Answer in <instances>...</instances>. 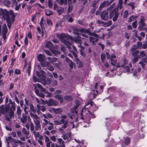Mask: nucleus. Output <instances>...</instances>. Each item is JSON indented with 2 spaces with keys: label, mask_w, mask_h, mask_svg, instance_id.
Here are the masks:
<instances>
[{
  "label": "nucleus",
  "mask_w": 147,
  "mask_h": 147,
  "mask_svg": "<svg viewBox=\"0 0 147 147\" xmlns=\"http://www.w3.org/2000/svg\"><path fill=\"white\" fill-rule=\"evenodd\" d=\"M9 102L10 104L11 105L9 111V106H6L4 107L3 105H2L0 107V116H1V114H2L4 115L5 119L8 121H9L10 119L14 116L13 111L16 110L15 102H13L10 99L9 100Z\"/></svg>",
  "instance_id": "nucleus-1"
},
{
  "label": "nucleus",
  "mask_w": 147,
  "mask_h": 147,
  "mask_svg": "<svg viewBox=\"0 0 147 147\" xmlns=\"http://www.w3.org/2000/svg\"><path fill=\"white\" fill-rule=\"evenodd\" d=\"M57 37L60 39L61 42L63 43L67 46L69 49H71L70 46L72 45V43L69 42L68 40L66 39H72V38L68 34H66L64 33H62L61 34L57 33L56 34Z\"/></svg>",
  "instance_id": "nucleus-2"
},
{
  "label": "nucleus",
  "mask_w": 147,
  "mask_h": 147,
  "mask_svg": "<svg viewBox=\"0 0 147 147\" xmlns=\"http://www.w3.org/2000/svg\"><path fill=\"white\" fill-rule=\"evenodd\" d=\"M1 16H3L5 20H6L8 27L10 28L11 26V18L14 16L13 12L12 10L8 11L6 9L3 10L2 9H1Z\"/></svg>",
  "instance_id": "nucleus-3"
},
{
  "label": "nucleus",
  "mask_w": 147,
  "mask_h": 147,
  "mask_svg": "<svg viewBox=\"0 0 147 147\" xmlns=\"http://www.w3.org/2000/svg\"><path fill=\"white\" fill-rule=\"evenodd\" d=\"M31 117L33 119V121L35 125V129L36 131H38L41 129V125L39 120L40 118L36 114L30 113Z\"/></svg>",
  "instance_id": "nucleus-4"
},
{
  "label": "nucleus",
  "mask_w": 147,
  "mask_h": 147,
  "mask_svg": "<svg viewBox=\"0 0 147 147\" xmlns=\"http://www.w3.org/2000/svg\"><path fill=\"white\" fill-rule=\"evenodd\" d=\"M119 15L117 9L115 8L109 11V18L111 19L113 16V21H115L118 18Z\"/></svg>",
  "instance_id": "nucleus-5"
},
{
  "label": "nucleus",
  "mask_w": 147,
  "mask_h": 147,
  "mask_svg": "<svg viewBox=\"0 0 147 147\" xmlns=\"http://www.w3.org/2000/svg\"><path fill=\"white\" fill-rule=\"evenodd\" d=\"M88 33L90 35L92 36L89 37L90 41L91 42L94 44L95 42H96L98 41L99 36L98 35L94 33L90 32V31Z\"/></svg>",
  "instance_id": "nucleus-6"
},
{
  "label": "nucleus",
  "mask_w": 147,
  "mask_h": 147,
  "mask_svg": "<svg viewBox=\"0 0 147 147\" xmlns=\"http://www.w3.org/2000/svg\"><path fill=\"white\" fill-rule=\"evenodd\" d=\"M72 30L74 31L73 33L76 35L79 34L80 32L87 33L89 32V29H85L80 28L78 29L76 27L73 28Z\"/></svg>",
  "instance_id": "nucleus-7"
},
{
  "label": "nucleus",
  "mask_w": 147,
  "mask_h": 147,
  "mask_svg": "<svg viewBox=\"0 0 147 147\" xmlns=\"http://www.w3.org/2000/svg\"><path fill=\"white\" fill-rule=\"evenodd\" d=\"M67 116L66 115H62L61 117V119L60 121L61 124H63L62 126V127L65 129L68 126V121L67 120H65Z\"/></svg>",
  "instance_id": "nucleus-8"
},
{
  "label": "nucleus",
  "mask_w": 147,
  "mask_h": 147,
  "mask_svg": "<svg viewBox=\"0 0 147 147\" xmlns=\"http://www.w3.org/2000/svg\"><path fill=\"white\" fill-rule=\"evenodd\" d=\"M116 57V56L114 54L111 55V63L112 65L116 66L117 67H119L120 65L119 63H117V61L115 59Z\"/></svg>",
  "instance_id": "nucleus-9"
},
{
  "label": "nucleus",
  "mask_w": 147,
  "mask_h": 147,
  "mask_svg": "<svg viewBox=\"0 0 147 147\" xmlns=\"http://www.w3.org/2000/svg\"><path fill=\"white\" fill-rule=\"evenodd\" d=\"M45 103L49 106H56L57 105L58 102L52 99H50L48 100L45 101Z\"/></svg>",
  "instance_id": "nucleus-10"
},
{
  "label": "nucleus",
  "mask_w": 147,
  "mask_h": 147,
  "mask_svg": "<svg viewBox=\"0 0 147 147\" xmlns=\"http://www.w3.org/2000/svg\"><path fill=\"white\" fill-rule=\"evenodd\" d=\"M100 16L102 20H107L109 17L108 11L107 10L103 11L101 13Z\"/></svg>",
  "instance_id": "nucleus-11"
},
{
  "label": "nucleus",
  "mask_w": 147,
  "mask_h": 147,
  "mask_svg": "<svg viewBox=\"0 0 147 147\" xmlns=\"http://www.w3.org/2000/svg\"><path fill=\"white\" fill-rule=\"evenodd\" d=\"M98 24H101L103 26L106 27L110 26L111 24L112 21L111 20H109L107 22H104L100 20H98L97 22Z\"/></svg>",
  "instance_id": "nucleus-12"
},
{
  "label": "nucleus",
  "mask_w": 147,
  "mask_h": 147,
  "mask_svg": "<svg viewBox=\"0 0 147 147\" xmlns=\"http://www.w3.org/2000/svg\"><path fill=\"white\" fill-rule=\"evenodd\" d=\"M63 139L66 141L69 142L71 140V134L70 133H67L66 134H63Z\"/></svg>",
  "instance_id": "nucleus-13"
},
{
  "label": "nucleus",
  "mask_w": 147,
  "mask_h": 147,
  "mask_svg": "<svg viewBox=\"0 0 147 147\" xmlns=\"http://www.w3.org/2000/svg\"><path fill=\"white\" fill-rule=\"evenodd\" d=\"M70 40H73L75 42L77 43H81V38L80 36H78L77 37L72 38V39H69Z\"/></svg>",
  "instance_id": "nucleus-14"
},
{
  "label": "nucleus",
  "mask_w": 147,
  "mask_h": 147,
  "mask_svg": "<svg viewBox=\"0 0 147 147\" xmlns=\"http://www.w3.org/2000/svg\"><path fill=\"white\" fill-rule=\"evenodd\" d=\"M38 60V61L42 62L46 59L45 56L42 54H38L37 56Z\"/></svg>",
  "instance_id": "nucleus-15"
},
{
  "label": "nucleus",
  "mask_w": 147,
  "mask_h": 147,
  "mask_svg": "<svg viewBox=\"0 0 147 147\" xmlns=\"http://www.w3.org/2000/svg\"><path fill=\"white\" fill-rule=\"evenodd\" d=\"M110 5V3L108 1H105L103 2L102 3H101L100 5L99 9L100 10L103 7H105L107 6H108Z\"/></svg>",
  "instance_id": "nucleus-16"
},
{
  "label": "nucleus",
  "mask_w": 147,
  "mask_h": 147,
  "mask_svg": "<svg viewBox=\"0 0 147 147\" xmlns=\"http://www.w3.org/2000/svg\"><path fill=\"white\" fill-rule=\"evenodd\" d=\"M36 74L37 76L39 78H45V72L43 70H41L40 72L38 71H36Z\"/></svg>",
  "instance_id": "nucleus-17"
},
{
  "label": "nucleus",
  "mask_w": 147,
  "mask_h": 147,
  "mask_svg": "<svg viewBox=\"0 0 147 147\" xmlns=\"http://www.w3.org/2000/svg\"><path fill=\"white\" fill-rule=\"evenodd\" d=\"M58 3L60 4H62L63 3L66 4H70L71 0H58Z\"/></svg>",
  "instance_id": "nucleus-18"
},
{
  "label": "nucleus",
  "mask_w": 147,
  "mask_h": 147,
  "mask_svg": "<svg viewBox=\"0 0 147 147\" xmlns=\"http://www.w3.org/2000/svg\"><path fill=\"white\" fill-rule=\"evenodd\" d=\"M52 109L54 111V112L57 114L60 113L63 111V110L61 108L55 109L52 108Z\"/></svg>",
  "instance_id": "nucleus-19"
},
{
  "label": "nucleus",
  "mask_w": 147,
  "mask_h": 147,
  "mask_svg": "<svg viewBox=\"0 0 147 147\" xmlns=\"http://www.w3.org/2000/svg\"><path fill=\"white\" fill-rule=\"evenodd\" d=\"M75 61L76 62L77 66L78 67H82L83 63L78 58L75 59Z\"/></svg>",
  "instance_id": "nucleus-20"
},
{
  "label": "nucleus",
  "mask_w": 147,
  "mask_h": 147,
  "mask_svg": "<svg viewBox=\"0 0 147 147\" xmlns=\"http://www.w3.org/2000/svg\"><path fill=\"white\" fill-rule=\"evenodd\" d=\"M42 116L44 118L46 119H48L49 118H53V116L50 113H47L46 114H42Z\"/></svg>",
  "instance_id": "nucleus-21"
},
{
  "label": "nucleus",
  "mask_w": 147,
  "mask_h": 147,
  "mask_svg": "<svg viewBox=\"0 0 147 147\" xmlns=\"http://www.w3.org/2000/svg\"><path fill=\"white\" fill-rule=\"evenodd\" d=\"M37 107L38 110H41L42 112H44L46 110V109L44 106H40L39 105H37Z\"/></svg>",
  "instance_id": "nucleus-22"
},
{
  "label": "nucleus",
  "mask_w": 147,
  "mask_h": 147,
  "mask_svg": "<svg viewBox=\"0 0 147 147\" xmlns=\"http://www.w3.org/2000/svg\"><path fill=\"white\" fill-rule=\"evenodd\" d=\"M43 121L44 122L42 123V127L44 128L47 125L49 124V121L45 118L43 119Z\"/></svg>",
  "instance_id": "nucleus-23"
},
{
  "label": "nucleus",
  "mask_w": 147,
  "mask_h": 147,
  "mask_svg": "<svg viewBox=\"0 0 147 147\" xmlns=\"http://www.w3.org/2000/svg\"><path fill=\"white\" fill-rule=\"evenodd\" d=\"M27 121L26 116L24 115H23L22 117L20 119V121L23 123H26Z\"/></svg>",
  "instance_id": "nucleus-24"
},
{
  "label": "nucleus",
  "mask_w": 147,
  "mask_h": 147,
  "mask_svg": "<svg viewBox=\"0 0 147 147\" xmlns=\"http://www.w3.org/2000/svg\"><path fill=\"white\" fill-rule=\"evenodd\" d=\"M48 59L49 61L52 64H53L55 62L57 61V59L55 57L51 58L49 57L47 58Z\"/></svg>",
  "instance_id": "nucleus-25"
},
{
  "label": "nucleus",
  "mask_w": 147,
  "mask_h": 147,
  "mask_svg": "<svg viewBox=\"0 0 147 147\" xmlns=\"http://www.w3.org/2000/svg\"><path fill=\"white\" fill-rule=\"evenodd\" d=\"M7 31V28L6 24H4L3 26L2 31L4 35H6Z\"/></svg>",
  "instance_id": "nucleus-26"
},
{
  "label": "nucleus",
  "mask_w": 147,
  "mask_h": 147,
  "mask_svg": "<svg viewBox=\"0 0 147 147\" xmlns=\"http://www.w3.org/2000/svg\"><path fill=\"white\" fill-rule=\"evenodd\" d=\"M139 28L140 30H143L146 26V24L144 23L139 24Z\"/></svg>",
  "instance_id": "nucleus-27"
},
{
  "label": "nucleus",
  "mask_w": 147,
  "mask_h": 147,
  "mask_svg": "<svg viewBox=\"0 0 147 147\" xmlns=\"http://www.w3.org/2000/svg\"><path fill=\"white\" fill-rule=\"evenodd\" d=\"M35 92L38 96L41 97L43 98L45 97L44 95L41 93H40L38 89H36L35 90Z\"/></svg>",
  "instance_id": "nucleus-28"
},
{
  "label": "nucleus",
  "mask_w": 147,
  "mask_h": 147,
  "mask_svg": "<svg viewBox=\"0 0 147 147\" xmlns=\"http://www.w3.org/2000/svg\"><path fill=\"white\" fill-rule=\"evenodd\" d=\"M58 141L60 144V146H61V147H65V146L64 144V142L62 140L61 138H59L58 139Z\"/></svg>",
  "instance_id": "nucleus-29"
},
{
  "label": "nucleus",
  "mask_w": 147,
  "mask_h": 147,
  "mask_svg": "<svg viewBox=\"0 0 147 147\" xmlns=\"http://www.w3.org/2000/svg\"><path fill=\"white\" fill-rule=\"evenodd\" d=\"M64 99L68 101H70L73 100V97L71 96H67L64 97Z\"/></svg>",
  "instance_id": "nucleus-30"
},
{
  "label": "nucleus",
  "mask_w": 147,
  "mask_h": 147,
  "mask_svg": "<svg viewBox=\"0 0 147 147\" xmlns=\"http://www.w3.org/2000/svg\"><path fill=\"white\" fill-rule=\"evenodd\" d=\"M46 46L51 50V49L53 47L52 43L50 41L47 42L46 44Z\"/></svg>",
  "instance_id": "nucleus-31"
},
{
  "label": "nucleus",
  "mask_w": 147,
  "mask_h": 147,
  "mask_svg": "<svg viewBox=\"0 0 147 147\" xmlns=\"http://www.w3.org/2000/svg\"><path fill=\"white\" fill-rule=\"evenodd\" d=\"M53 12L49 9L45 10V14L47 16H49L50 15L53 14Z\"/></svg>",
  "instance_id": "nucleus-32"
},
{
  "label": "nucleus",
  "mask_w": 147,
  "mask_h": 147,
  "mask_svg": "<svg viewBox=\"0 0 147 147\" xmlns=\"http://www.w3.org/2000/svg\"><path fill=\"white\" fill-rule=\"evenodd\" d=\"M3 3L5 5L8 7H10L11 4V2L7 0H5L4 1Z\"/></svg>",
  "instance_id": "nucleus-33"
},
{
  "label": "nucleus",
  "mask_w": 147,
  "mask_h": 147,
  "mask_svg": "<svg viewBox=\"0 0 147 147\" xmlns=\"http://www.w3.org/2000/svg\"><path fill=\"white\" fill-rule=\"evenodd\" d=\"M134 57L132 60V62L133 63H136L138 60L139 58H140L139 55L134 56Z\"/></svg>",
  "instance_id": "nucleus-34"
},
{
  "label": "nucleus",
  "mask_w": 147,
  "mask_h": 147,
  "mask_svg": "<svg viewBox=\"0 0 147 147\" xmlns=\"http://www.w3.org/2000/svg\"><path fill=\"white\" fill-rule=\"evenodd\" d=\"M50 65L49 62L47 61H46L44 63H42L41 64V65L43 67L47 66L49 67Z\"/></svg>",
  "instance_id": "nucleus-35"
},
{
  "label": "nucleus",
  "mask_w": 147,
  "mask_h": 147,
  "mask_svg": "<svg viewBox=\"0 0 147 147\" xmlns=\"http://www.w3.org/2000/svg\"><path fill=\"white\" fill-rule=\"evenodd\" d=\"M57 11L59 15H61L63 12V8H60L59 9H57Z\"/></svg>",
  "instance_id": "nucleus-36"
},
{
  "label": "nucleus",
  "mask_w": 147,
  "mask_h": 147,
  "mask_svg": "<svg viewBox=\"0 0 147 147\" xmlns=\"http://www.w3.org/2000/svg\"><path fill=\"white\" fill-rule=\"evenodd\" d=\"M81 119H84L85 121V122H86L88 123L89 121L90 120V118L89 117H83L82 116L81 117Z\"/></svg>",
  "instance_id": "nucleus-37"
},
{
  "label": "nucleus",
  "mask_w": 147,
  "mask_h": 147,
  "mask_svg": "<svg viewBox=\"0 0 147 147\" xmlns=\"http://www.w3.org/2000/svg\"><path fill=\"white\" fill-rule=\"evenodd\" d=\"M146 55V54L144 51H142L140 53V54L139 56H140V57H143L145 56Z\"/></svg>",
  "instance_id": "nucleus-38"
},
{
  "label": "nucleus",
  "mask_w": 147,
  "mask_h": 147,
  "mask_svg": "<svg viewBox=\"0 0 147 147\" xmlns=\"http://www.w3.org/2000/svg\"><path fill=\"white\" fill-rule=\"evenodd\" d=\"M130 142V140L129 138H127L125 139V144L128 145Z\"/></svg>",
  "instance_id": "nucleus-39"
},
{
  "label": "nucleus",
  "mask_w": 147,
  "mask_h": 147,
  "mask_svg": "<svg viewBox=\"0 0 147 147\" xmlns=\"http://www.w3.org/2000/svg\"><path fill=\"white\" fill-rule=\"evenodd\" d=\"M33 133L34 136L36 138H39L40 136V135L38 132L33 131Z\"/></svg>",
  "instance_id": "nucleus-40"
},
{
  "label": "nucleus",
  "mask_w": 147,
  "mask_h": 147,
  "mask_svg": "<svg viewBox=\"0 0 147 147\" xmlns=\"http://www.w3.org/2000/svg\"><path fill=\"white\" fill-rule=\"evenodd\" d=\"M142 45V44L141 42H137V47L138 49H141Z\"/></svg>",
  "instance_id": "nucleus-41"
},
{
  "label": "nucleus",
  "mask_w": 147,
  "mask_h": 147,
  "mask_svg": "<svg viewBox=\"0 0 147 147\" xmlns=\"http://www.w3.org/2000/svg\"><path fill=\"white\" fill-rule=\"evenodd\" d=\"M122 0H119L118 4V8H119L120 9H121L122 7Z\"/></svg>",
  "instance_id": "nucleus-42"
},
{
  "label": "nucleus",
  "mask_w": 147,
  "mask_h": 147,
  "mask_svg": "<svg viewBox=\"0 0 147 147\" xmlns=\"http://www.w3.org/2000/svg\"><path fill=\"white\" fill-rule=\"evenodd\" d=\"M135 3L134 2H130V3L128 4V5L130 6L131 7V9L133 10L135 8Z\"/></svg>",
  "instance_id": "nucleus-43"
},
{
  "label": "nucleus",
  "mask_w": 147,
  "mask_h": 147,
  "mask_svg": "<svg viewBox=\"0 0 147 147\" xmlns=\"http://www.w3.org/2000/svg\"><path fill=\"white\" fill-rule=\"evenodd\" d=\"M136 17L134 16H131L130 18L128 21V22H131L134 20Z\"/></svg>",
  "instance_id": "nucleus-44"
},
{
  "label": "nucleus",
  "mask_w": 147,
  "mask_h": 147,
  "mask_svg": "<svg viewBox=\"0 0 147 147\" xmlns=\"http://www.w3.org/2000/svg\"><path fill=\"white\" fill-rule=\"evenodd\" d=\"M44 21V19L43 18H41V20L40 22V24L41 27L42 28H44V24L43 23Z\"/></svg>",
  "instance_id": "nucleus-45"
},
{
  "label": "nucleus",
  "mask_w": 147,
  "mask_h": 147,
  "mask_svg": "<svg viewBox=\"0 0 147 147\" xmlns=\"http://www.w3.org/2000/svg\"><path fill=\"white\" fill-rule=\"evenodd\" d=\"M132 55L134 56H137V55L138 54L139 52V51L138 50H137L134 51H132Z\"/></svg>",
  "instance_id": "nucleus-46"
},
{
  "label": "nucleus",
  "mask_w": 147,
  "mask_h": 147,
  "mask_svg": "<svg viewBox=\"0 0 147 147\" xmlns=\"http://www.w3.org/2000/svg\"><path fill=\"white\" fill-rule=\"evenodd\" d=\"M30 110L33 112L35 113L36 111L34 109L33 105L32 104H31L30 105Z\"/></svg>",
  "instance_id": "nucleus-47"
},
{
  "label": "nucleus",
  "mask_w": 147,
  "mask_h": 147,
  "mask_svg": "<svg viewBox=\"0 0 147 147\" xmlns=\"http://www.w3.org/2000/svg\"><path fill=\"white\" fill-rule=\"evenodd\" d=\"M142 49H145L147 48V42H146L144 43L142 45Z\"/></svg>",
  "instance_id": "nucleus-48"
},
{
  "label": "nucleus",
  "mask_w": 147,
  "mask_h": 147,
  "mask_svg": "<svg viewBox=\"0 0 147 147\" xmlns=\"http://www.w3.org/2000/svg\"><path fill=\"white\" fill-rule=\"evenodd\" d=\"M101 60L103 62H104L105 60V55L104 54H102L101 55Z\"/></svg>",
  "instance_id": "nucleus-49"
},
{
  "label": "nucleus",
  "mask_w": 147,
  "mask_h": 147,
  "mask_svg": "<svg viewBox=\"0 0 147 147\" xmlns=\"http://www.w3.org/2000/svg\"><path fill=\"white\" fill-rule=\"evenodd\" d=\"M17 113L18 115H20L21 113V111L20 107H17Z\"/></svg>",
  "instance_id": "nucleus-50"
},
{
  "label": "nucleus",
  "mask_w": 147,
  "mask_h": 147,
  "mask_svg": "<svg viewBox=\"0 0 147 147\" xmlns=\"http://www.w3.org/2000/svg\"><path fill=\"white\" fill-rule=\"evenodd\" d=\"M23 133L26 135H28L29 133V132L27 131L25 128H23L22 130Z\"/></svg>",
  "instance_id": "nucleus-51"
},
{
  "label": "nucleus",
  "mask_w": 147,
  "mask_h": 147,
  "mask_svg": "<svg viewBox=\"0 0 147 147\" xmlns=\"http://www.w3.org/2000/svg\"><path fill=\"white\" fill-rule=\"evenodd\" d=\"M30 129L31 131H33L34 129V126L33 123L31 122L30 123Z\"/></svg>",
  "instance_id": "nucleus-52"
},
{
  "label": "nucleus",
  "mask_w": 147,
  "mask_h": 147,
  "mask_svg": "<svg viewBox=\"0 0 147 147\" xmlns=\"http://www.w3.org/2000/svg\"><path fill=\"white\" fill-rule=\"evenodd\" d=\"M52 52L55 55L60 54V52L55 50H52Z\"/></svg>",
  "instance_id": "nucleus-53"
},
{
  "label": "nucleus",
  "mask_w": 147,
  "mask_h": 147,
  "mask_svg": "<svg viewBox=\"0 0 147 147\" xmlns=\"http://www.w3.org/2000/svg\"><path fill=\"white\" fill-rule=\"evenodd\" d=\"M73 6L71 4H69L68 8V12H70L73 9Z\"/></svg>",
  "instance_id": "nucleus-54"
},
{
  "label": "nucleus",
  "mask_w": 147,
  "mask_h": 147,
  "mask_svg": "<svg viewBox=\"0 0 147 147\" xmlns=\"http://www.w3.org/2000/svg\"><path fill=\"white\" fill-rule=\"evenodd\" d=\"M69 65L71 69H72L74 67V63L72 61H70V62H69Z\"/></svg>",
  "instance_id": "nucleus-55"
},
{
  "label": "nucleus",
  "mask_w": 147,
  "mask_h": 147,
  "mask_svg": "<svg viewBox=\"0 0 147 147\" xmlns=\"http://www.w3.org/2000/svg\"><path fill=\"white\" fill-rule=\"evenodd\" d=\"M137 21H136L132 23V26L133 28H136L137 27Z\"/></svg>",
  "instance_id": "nucleus-56"
},
{
  "label": "nucleus",
  "mask_w": 147,
  "mask_h": 147,
  "mask_svg": "<svg viewBox=\"0 0 147 147\" xmlns=\"http://www.w3.org/2000/svg\"><path fill=\"white\" fill-rule=\"evenodd\" d=\"M48 6L50 8H51L53 6V2L51 0L48 1Z\"/></svg>",
  "instance_id": "nucleus-57"
},
{
  "label": "nucleus",
  "mask_w": 147,
  "mask_h": 147,
  "mask_svg": "<svg viewBox=\"0 0 147 147\" xmlns=\"http://www.w3.org/2000/svg\"><path fill=\"white\" fill-rule=\"evenodd\" d=\"M54 123L55 125H59L61 124V123L60 121H58L55 120L54 121Z\"/></svg>",
  "instance_id": "nucleus-58"
},
{
  "label": "nucleus",
  "mask_w": 147,
  "mask_h": 147,
  "mask_svg": "<svg viewBox=\"0 0 147 147\" xmlns=\"http://www.w3.org/2000/svg\"><path fill=\"white\" fill-rule=\"evenodd\" d=\"M44 51L48 55H49V56H51L52 55V53L49 51L45 50H44Z\"/></svg>",
  "instance_id": "nucleus-59"
},
{
  "label": "nucleus",
  "mask_w": 147,
  "mask_h": 147,
  "mask_svg": "<svg viewBox=\"0 0 147 147\" xmlns=\"http://www.w3.org/2000/svg\"><path fill=\"white\" fill-rule=\"evenodd\" d=\"M137 48H138L137 47L136 45H134L132 47L131 49V51H134Z\"/></svg>",
  "instance_id": "nucleus-60"
},
{
  "label": "nucleus",
  "mask_w": 147,
  "mask_h": 147,
  "mask_svg": "<svg viewBox=\"0 0 147 147\" xmlns=\"http://www.w3.org/2000/svg\"><path fill=\"white\" fill-rule=\"evenodd\" d=\"M11 1L13 3L12 5V6L13 7L15 5H18V3L16 1V0H11Z\"/></svg>",
  "instance_id": "nucleus-61"
},
{
  "label": "nucleus",
  "mask_w": 147,
  "mask_h": 147,
  "mask_svg": "<svg viewBox=\"0 0 147 147\" xmlns=\"http://www.w3.org/2000/svg\"><path fill=\"white\" fill-rule=\"evenodd\" d=\"M52 80L50 78H47V80L46 81V83L47 84H49L51 83Z\"/></svg>",
  "instance_id": "nucleus-62"
},
{
  "label": "nucleus",
  "mask_w": 147,
  "mask_h": 147,
  "mask_svg": "<svg viewBox=\"0 0 147 147\" xmlns=\"http://www.w3.org/2000/svg\"><path fill=\"white\" fill-rule=\"evenodd\" d=\"M34 86H37L38 88L41 89L42 87V86L39 84H34L33 85Z\"/></svg>",
  "instance_id": "nucleus-63"
},
{
  "label": "nucleus",
  "mask_w": 147,
  "mask_h": 147,
  "mask_svg": "<svg viewBox=\"0 0 147 147\" xmlns=\"http://www.w3.org/2000/svg\"><path fill=\"white\" fill-rule=\"evenodd\" d=\"M115 4L113 3L109 7L107 8V10H111L112 9L115 7Z\"/></svg>",
  "instance_id": "nucleus-64"
}]
</instances>
